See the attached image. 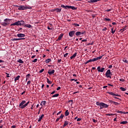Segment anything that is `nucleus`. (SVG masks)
<instances>
[{
	"label": "nucleus",
	"instance_id": "nucleus-43",
	"mask_svg": "<svg viewBox=\"0 0 128 128\" xmlns=\"http://www.w3.org/2000/svg\"><path fill=\"white\" fill-rule=\"evenodd\" d=\"M92 120L93 122H95V123L98 122V120H94V118H92Z\"/></svg>",
	"mask_w": 128,
	"mask_h": 128
},
{
	"label": "nucleus",
	"instance_id": "nucleus-9",
	"mask_svg": "<svg viewBox=\"0 0 128 128\" xmlns=\"http://www.w3.org/2000/svg\"><path fill=\"white\" fill-rule=\"evenodd\" d=\"M108 94H110L111 96H120V95L116 94H114L112 92H108Z\"/></svg>",
	"mask_w": 128,
	"mask_h": 128
},
{
	"label": "nucleus",
	"instance_id": "nucleus-35",
	"mask_svg": "<svg viewBox=\"0 0 128 128\" xmlns=\"http://www.w3.org/2000/svg\"><path fill=\"white\" fill-rule=\"evenodd\" d=\"M111 30H112V34H114V32H116V30H114V28H112Z\"/></svg>",
	"mask_w": 128,
	"mask_h": 128
},
{
	"label": "nucleus",
	"instance_id": "nucleus-20",
	"mask_svg": "<svg viewBox=\"0 0 128 128\" xmlns=\"http://www.w3.org/2000/svg\"><path fill=\"white\" fill-rule=\"evenodd\" d=\"M20 76H18L14 78V82H16V80H20Z\"/></svg>",
	"mask_w": 128,
	"mask_h": 128
},
{
	"label": "nucleus",
	"instance_id": "nucleus-19",
	"mask_svg": "<svg viewBox=\"0 0 128 128\" xmlns=\"http://www.w3.org/2000/svg\"><path fill=\"white\" fill-rule=\"evenodd\" d=\"M24 26L26 28H30L32 27V25L30 24H26L24 25Z\"/></svg>",
	"mask_w": 128,
	"mask_h": 128
},
{
	"label": "nucleus",
	"instance_id": "nucleus-52",
	"mask_svg": "<svg viewBox=\"0 0 128 128\" xmlns=\"http://www.w3.org/2000/svg\"><path fill=\"white\" fill-rule=\"evenodd\" d=\"M47 82L48 84H52L50 80H48Z\"/></svg>",
	"mask_w": 128,
	"mask_h": 128
},
{
	"label": "nucleus",
	"instance_id": "nucleus-14",
	"mask_svg": "<svg viewBox=\"0 0 128 128\" xmlns=\"http://www.w3.org/2000/svg\"><path fill=\"white\" fill-rule=\"evenodd\" d=\"M101 106H102L103 108H108V105L104 103V102H102V104H101Z\"/></svg>",
	"mask_w": 128,
	"mask_h": 128
},
{
	"label": "nucleus",
	"instance_id": "nucleus-41",
	"mask_svg": "<svg viewBox=\"0 0 128 128\" xmlns=\"http://www.w3.org/2000/svg\"><path fill=\"white\" fill-rule=\"evenodd\" d=\"M72 6H66V10L69 9V8H71Z\"/></svg>",
	"mask_w": 128,
	"mask_h": 128
},
{
	"label": "nucleus",
	"instance_id": "nucleus-1",
	"mask_svg": "<svg viewBox=\"0 0 128 128\" xmlns=\"http://www.w3.org/2000/svg\"><path fill=\"white\" fill-rule=\"evenodd\" d=\"M26 100H22L19 104V108L24 109L25 108H26V106H28V104H30V102H28L26 104Z\"/></svg>",
	"mask_w": 128,
	"mask_h": 128
},
{
	"label": "nucleus",
	"instance_id": "nucleus-45",
	"mask_svg": "<svg viewBox=\"0 0 128 128\" xmlns=\"http://www.w3.org/2000/svg\"><path fill=\"white\" fill-rule=\"evenodd\" d=\"M44 72V69H42L41 70H40L39 72L40 74H42V72Z\"/></svg>",
	"mask_w": 128,
	"mask_h": 128
},
{
	"label": "nucleus",
	"instance_id": "nucleus-10",
	"mask_svg": "<svg viewBox=\"0 0 128 128\" xmlns=\"http://www.w3.org/2000/svg\"><path fill=\"white\" fill-rule=\"evenodd\" d=\"M62 36H64V34H61L58 37V39L56 40V42H58V40H60L62 38Z\"/></svg>",
	"mask_w": 128,
	"mask_h": 128
},
{
	"label": "nucleus",
	"instance_id": "nucleus-54",
	"mask_svg": "<svg viewBox=\"0 0 128 128\" xmlns=\"http://www.w3.org/2000/svg\"><path fill=\"white\" fill-rule=\"evenodd\" d=\"M120 82H124V78H120Z\"/></svg>",
	"mask_w": 128,
	"mask_h": 128
},
{
	"label": "nucleus",
	"instance_id": "nucleus-62",
	"mask_svg": "<svg viewBox=\"0 0 128 128\" xmlns=\"http://www.w3.org/2000/svg\"><path fill=\"white\" fill-rule=\"evenodd\" d=\"M36 56V55L32 56H31V58H34V57Z\"/></svg>",
	"mask_w": 128,
	"mask_h": 128
},
{
	"label": "nucleus",
	"instance_id": "nucleus-61",
	"mask_svg": "<svg viewBox=\"0 0 128 128\" xmlns=\"http://www.w3.org/2000/svg\"><path fill=\"white\" fill-rule=\"evenodd\" d=\"M27 84H30V80L28 82Z\"/></svg>",
	"mask_w": 128,
	"mask_h": 128
},
{
	"label": "nucleus",
	"instance_id": "nucleus-15",
	"mask_svg": "<svg viewBox=\"0 0 128 128\" xmlns=\"http://www.w3.org/2000/svg\"><path fill=\"white\" fill-rule=\"evenodd\" d=\"M54 11L56 12H62V8H54Z\"/></svg>",
	"mask_w": 128,
	"mask_h": 128
},
{
	"label": "nucleus",
	"instance_id": "nucleus-53",
	"mask_svg": "<svg viewBox=\"0 0 128 128\" xmlns=\"http://www.w3.org/2000/svg\"><path fill=\"white\" fill-rule=\"evenodd\" d=\"M62 114V110L60 111V112H58V113L56 114V116H58V114Z\"/></svg>",
	"mask_w": 128,
	"mask_h": 128
},
{
	"label": "nucleus",
	"instance_id": "nucleus-42",
	"mask_svg": "<svg viewBox=\"0 0 128 128\" xmlns=\"http://www.w3.org/2000/svg\"><path fill=\"white\" fill-rule=\"evenodd\" d=\"M80 34H86V31L83 30L82 32H80Z\"/></svg>",
	"mask_w": 128,
	"mask_h": 128
},
{
	"label": "nucleus",
	"instance_id": "nucleus-46",
	"mask_svg": "<svg viewBox=\"0 0 128 128\" xmlns=\"http://www.w3.org/2000/svg\"><path fill=\"white\" fill-rule=\"evenodd\" d=\"M109 102H110V104H114V101H112V100H109Z\"/></svg>",
	"mask_w": 128,
	"mask_h": 128
},
{
	"label": "nucleus",
	"instance_id": "nucleus-6",
	"mask_svg": "<svg viewBox=\"0 0 128 128\" xmlns=\"http://www.w3.org/2000/svg\"><path fill=\"white\" fill-rule=\"evenodd\" d=\"M97 70L99 72H106V68L99 66L97 68Z\"/></svg>",
	"mask_w": 128,
	"mask_h": 128
},
{
	"label": "nucleus",
	"instance_id": "nucleus-48",
	"mask_svg": "<svg viewBox=\"0 0 128 128\" xmlns=\"http://www.w3.org/2000/svg\"><path fill=\"white\" fill-rule=\"evenodd\" d=\"M38 62V59L35 58L34 60H32L33 62Z\"/></svg>",
	"mask_w": 128,
	"mask_h": 128
},
{
	"label": "nucleus",
	"instance_id": "nucleus-17",
	"mask_svg": "<svg viewBox=\"0 0 128 128\" xmlns=\"http://www.w3.org/2000/svg\"><path fill=\"white\" fill-rule=\"evenodd\" d=\"M68 122L67 120L64 121V124L62 126L63 128H66V126H68Z\"/></svg>",
	"mask_w": 128,
	"mask_h": 128
},
{
	"label": "nucleus",
	"instance_id": "nucleus-50",
	"mask_svg": "<svg viewBox=\"0 0 128 128\" xmlns=\"http://www.w3.org/2000/svg\"><path fill=\"white\" fill-rule=\"evenodd\" d=\"M123 62H126V64L128 63V60H126V59L123 60Z\"/></svg>",
	"mask_w": 128,
	"mask_h": 128
},
{
	"label": "nucleus",
	"instance_id": "nucleus-60",
	"mask_svg": "<svg viewBox=\"0 0 128 128\" xmlns=\"http://www.w3.org/2000/svg\"><path fill=\"white\" fill-rule=\"evenodd\" d=\"M56 94V91H53L51 92L52 94Z\"/></svg>",
	"mask_w": 128,
	"mask_h": 128
},
{
	"label": "nucleus",
	"instance_id": "nucleus-22",
	"mask_svg": "<svg viewBox=\"0 0 128 128\" xmlns=\"http://www.w3.org/2000/svg\"><path fill=\"white\" fill-rule=\"evenodd\" d=\"M70 114V112H68V110H66L65 112V116H68Z\"/></svg>",
	"mask_w": 128,
	"mask_h": 128
},
{
	"label": "nucleus",
	"instance_id": "nucleus-8",
	"mask_svg": "<svg viewBox=\"0 0 128 128\" xmlns=\"http://www.w3.org/2000/svg\"><path fill=\"white\" fill-rule=\"evenodd\" d=\"M76 34V31L73 30L69 32V36H70V38H72L74 36V35Z\"/></svg>",
	"mask_w": 128,
	"mask_h": 128
},
{
	"label": "nucleus",
	"instance_id": "nucleus-27",
	"mask_svg": "<svg viewBox=\"0 0 128 128\" xmlns=\"http://www.w3.org/2000/svg\"><path fill=\"white\" fill-rule=\"evenodd\" d=\"M104 56V55L100 56L99 57H97L96 58V60H102V57Z\"/></svg>",
	"mask_w": 128,
	"mask_h": 128
},
{
	"label": "nucleus",
	"instance_id": "nucleus-4",
	"mask_svg": "<svg viewBox=\"0 0 128 128\" xmlns=\"http://www.w3.org/2000/svg\"><path fill=\"white\" fill-rule=\"evenodd\" d=\"M10 20H12V19L6 18V19L4 20V22H2L1 24L3 26H8V24H10Z\"/></svg>",
	"mask_w": 128,
	"mask_h": 128
},
{
	"label": "nucleus",
	"instance_id": "nucleus-13",
	"mask_svg": "<svg viewBox=\"0 0 128 128\" xmlns=\"http://www.w3.org/2000/svg\"><path fill=\"white\" fill-rule=\"evenodd\" d=\"M54 72H55L54 70H52V71H50V70H49L48 71V74L50 76H52V74H54Z\"/></svg>",
	"mask_w": 128,
	"mask_h": 128
},
{
	"label": "nucleus",
	"instance_id": "nucleus-30",
	"mask_svg": "<svg viewBox=\"0 0 128 128\" xmlns=\"http://www.w3.org/2000/svg\"><path fill=\"white\" fill-rule=\"evenodd\" d=\"M126 26H125V28L120 29V32H124V30H126Z\"/></svg>",
	"mask_w": 128,
	"mask_h": 128
},
{
	"label": "nucleus",
	"instance_id": "nucleus-49",
	"mask_svg": "<svg viewBox=\"0 0 128 128\" xmlns=\"http://www.w3.org/2000/svg\"><path fill=\"white\" fill-rule=\"evenodd\" d=\"M68 53H66L64 54V58H66L68 56Z\"/></svg>",
	"mask_w": 128,
	"mask_h": 128
},
{
	"label": "nucleus",
	"instance_id": "nucleus-38",
	"mask_svg": "<svg viewBox=\"0 0 128 128\" xmlns=\"http://www.w3.org/2000/svg\"><path fill=\"white\" fill-rule=\"evenodd\" d=\"M26 40V38H16V40Z\"/></svg>",
	"mask_w": 128,
	"mask_h": 128
},
{
	"label": "nucleus",
	"instance_id": "nucleus-32",
	"mask_svg": "<svg viewBox=\"0 0 128 128\" xmlns=\"http://www.w3.org/2000/svg\"><path fill=\"white\" fill-rule=\"evenodd\" d=\"M104 20H106V22H110V19L105 18H104Z\"/></svg>",
	"mask_w": 128,
	"mask_h": 128
},
{
	"label": "nucleus",
	"instance_id": "nucleus-63",
	"mask_svg": "<svg viewBox=\"0 0 128 128\" xmlns=\"http://www.w3.org/2000/svg\"><path fill=\"white\" fill-rule=\"evenodd\" d=\"M60 90V87L58 86V87L56 88V90Z\"/></svg>",
	"mask_w": 128,
	"mask_h": 128
},
{
	"label": "nucleus",
	"instance_id": "nucleus-31",
	"mask_svg": "<svg viewBox=\"0 0 128 128\" xmlns=\"http://www.w3.org/2000/svg\"><path fill=\"white\" fill-rule=\"evenodd\" d=\"M102 102H96V106H102Z\"/></svg>",
	"mask_w": 128,
	"mask_h": 128
},
{
	"label": "nucleus",
	"instance_id": "nucleus-3",
	"mask_svg": "<svg viewBox=\"0 0 128 128\" xmlns=\"http://www.w3.org/2000/svg\"><path fill=\"white\" fill-rule=\"evenodd\" d=\"M26 22L22 20L20 21H18L14 23H13L10 24V26H24Z\"/></svg>",
	"mask_w": 128,
	"mask_h": 128
},
{
	"label": "nucleus",
	"instance_id": "nucleus-36",
	"mask_svg": "<svg viewBox=\"0 0 128 128\" xmlns=\"http://www.w3.org/2000/svg\"><path fill=\"white\" fill-rule=\"evenodd\" d=\"M71 10H76V8L74 7V6H71Z\"/></svg>",
	"mask_w": 128,
	"mask_h": 128
},
{
	"label": "nucleus",
	"instance_id": "nucleus-58",
	"mask_svg": "<svg viewBox=\"0 0 128 128\" xmlns=\"http://www.w3.org/2000/svg\"><path fill=\"white\" fill-rule=\"evenodd\" d=\"M108 30V28H104L102 30Z\"/></svg>",
	"mask_w": 128,
	"mask_h": 128
},
{
	"label": "nucleus",
	"instance_id": "nucleus-29",
	"mask_svg": "<svg viewBox=\"0 0 128 128\" xmlns=\"http://www.w3.org/2000/svg\"><path fill=\"white\" fill-rule=\"evenodd\" d=\"M120 90H122V92H126V89L124 88L120 87Z\"/></svg>",
	"mask_w": 128,
	"mask_h": 128
},
{
	"label": "nucleus",
	"instance_id": "nucleus-59",
	"mask_svg": "<svg viewBox=\"0 0 128 128\" xmlns=\"http://www.w3.org/2000/svg\"><path fill=\"white\" fill-rule=\"evenodd\" d=\"M108 68H112V66L110 65Z\"/></svg>",
	"mask_w": 128,
	"mask_h": 128
},
{
	"label": "nucleus",
	"instance_id": "nucleus-7",
	"mask_svg": "<svg viewBox=\"0 0 128 128\" xmlns=\"http://www.w3.org/2000/svg\"><path fill=\"white\" fill-rule=\"evenodd\" d=\"M18 10H28V6H20L18 8Z\"/></svg>",
	"mask_w": 128,
	"mask_h": 128
},
{
	"label": "nucleus",
	"instance_id": "nucleus-26",
	"mask_svg": "<svg viewBox=\"0 0 128 128\" xmlns=\"http://www.w3.org/2000/svg\"><path fill=\"white\" fill-rule=\"evenodd\" d=\"M17 62H19L20 64H24V61L21 59H19L17 60Z\"/></svg>",
	"mask_w": 128,
	"mask_h": 128
},
{
	"label": "nucleus",
	"instance_id": "nucleus-25",
	"mask_svg": "<svg viewBox=\"0 0 128 128\" xmlns=\"http://www.w3.org/2000/svg\"><path fill=\"white\" fill-rule=\"evenodd\" d=\"M76 36H80V32H77L75 33Z\"/></svg>",
	"mask_w": 128,
	"mask_h": 128
},
{
	"label": "nucleus",
	"instance_id": "nucleus-39",
	"mask_svg": "<svg viewBox=\"0 0 128 128\" xmlns=\"http://www.w3.org/2000/svg\"><path fill=\"white\" fill-rule=\"evenodd\" d=\"M61 7L63 8H66V6H64V4H62L61 5Z\"/></svg>",
	"mask_w": 128,
	"mask_h": 128
},
{
	"label": "nucleus",
	"instance_id": "nucleus-37",
	"mask_svg": "<svg viewBox=\"0 0 128 128\" xmlns=\"http://www.w3.org/2000/svg\"><path fill=\"white\" fill-rule=\"evenodd\" d=\"M30 74H28L26 76V78L28 79L30 78Z\"/></svg>",
	"mask_w": 128,
	"mask_h": 128
},
{
	"label": "nucleus",
	"instance_id": "nucleus-57",
	"mask_svg": "<svg viewBox=\"0 0 128 128\" xmlns=\"http://www.w3.org/2000/svg\"><path fill=\"white\" fill-rule=\"evenodd\" d=\"M116 112H118V114H122V111H120V110H117L116 111Z\"/></svg>",
	"mask_w": 128,
	"mask_h": 128
},
{
	"label": "nucleus",
	"instance_id": "nucleus-33",
	"mask_svg": "<svg viewBox=\"0 0 128 128\" xmlns=\"http://www.w3.org/2000/svg\"><path fill=\"white\" fill-rule=\"evenodd\" d=\"M64 116L62 114H61V116H60L59 120H62L64 118Z\"/></svg>",
	"mask_w": 128,
	"mask_h": 128
},
{
	"label": "nucleus",
	"instance_id": "nucleus-47",
	"mask_svg": "<svg viewBox=\"0 0 128 128\" xmlns=\"http://www.w3.org/2000/svg\"><path fill=\"white\" fill-rule=\"evenodd\" d=\"M92 62H96V58H94L93 59H91Z\"/></svg>",
	"mask_w": 128,
	"mask_h": 128
},
{
	"label": "nucleus",
	"instance_id": "nucleus-23",
	"mask_svg": "<svg viewBox=\"0 0 128 128\" xmlns=\"http://www.w3.org/2000/svg\"><path fill=\"white\" fill-rule=\"evenodd\" d=\"M46 101H42L40 104V106H46Z\"/></svg>",
	"mask_w": 128,
	"mask_h": 128
},
{
	"label": "nucleus",
	"instance_id": "nucleus-12",
	"mask_svg": "<svg viewBox=\"0 0 128 128\" xmlns=\"http://www.w3.org/2000/svg\"><path fill=\"white\" fill-rule=\"evenodd\" d=\"M18 38H24L26 35L24 34H18L16 35Z\"/></svg>",
	"mask_w": 128,
	"mask_h": 128
},
{
	"label": "nucleus",
	"instance_id": "nucleus-18",
	"mask_svg": "<svg viewBox=\"0 0 128 128\" xmlns=\"http://www.w3.org/2000/svg\"><path fill=\"white\" fill-rule=\"evenodd\" d=\"M44 116V114H42L40 118L38 120V122H42V118Z\"/></svg>",
	"mask_w": 128,
	"mask_h": 128
},
{
	"label": "nucleus",
	"instance_id": "nucleus-34",
	"mask_svg": "<svg viewBox=\"0 0 128 128\" xmlns=\"http://www.w3.org/2000/svg\"><path fill=\"white\" fill-rule=\"evenodd\" d=\"M114 106H120V104L118 103V102H114Z\"/></svg>",
	"mask_w": 128,
	"mask_h": 128
},
{
	"label": "nucleus",
	"instance_id": "nucleus-28",
	"mask_svg": "<svg viewBox=\"0 0 128 128\" xmlns=\"http://www.w3.org/2000/svg\"><path fill=\"white\" fill-rule=\"evenodd\" d=\"M60 96L59 94H55L52 96V98H58Z\"/></svg>",
	"mask_w": 128,
	"mask_h": 128
},
{
	"label": "nucleus",
	"instance_id": "nucleus-55",
	"mask_svg": "<svg viewBox=\"0 0 128 128\" xmlns=\"http://www.w3.org/2000/svg\"><path fill=\"white\" fill-rule=\"evenodd\" d=\"M80 120H82V118H78L77 119V122H80Z\"/></svg>",
	"mask_w": 128,
	"mask_h": 128
},
{
	"label": "nucleus",
	"instance_id": "nucleus-56",
	"mask_svg": "<svg viewBox=\"0 0 128 128\" xmlns=\"http://www.w3.org/2000/svg\"><path fill=\"white\" fill-rule=\"evenodd\" d=\"M87 62H88H88H92V59L88 60Z\"/></svg>",
	"mask_w": 128,
	"mask_h": 128
},
{
	"label": "nucleus",
	"instance_id": "nucleus-64",
	"mask_svg": "<svg viewBox=\"0 0 128 128\" xmlns=\"http://www.w3.org/2000/svg\"><path fill=\"white\" fill-rule=\"evenodd\" d=\"M58 120H60V118H58L56 120V122H58Z\"/></svg>",
	"mask_w": 128,
	"mask_h": 128
},
{
	"label": "nucleus",
	"instance_id": "nucleus-51",
	"mask_svg": "<svg viewBox=\"0 0 128 128\" xmlns=\"http://www.w3.org/2000/svg\"><path fill=\"white\" fill-rule=\"evenodd\" d=\"M11 40L12 42H16V40H16V38H14L11 39Z\"/></svg>",
	"mask_w": 128,
	"mask_h": 128
},
{
	"label": "nucleus",
	"instance_id": "nucleus-11",
	"mask_svg": "<svg viewBox=\"0 0 128 128\" xmlns=\"http://www.w3.org/2000/svg\"><path fill=\"white\" fill-rule=\"evenodd\" d=\"M100 0H90L88 2V4H92L94 2H100Z\"/></svg>",
	"mask_w": 128,
	"mask_h": 128
},
{
	"label": "nucleus",
	"instance_id": "nucleus-16",
	"mask_svg": "<svg viewBox=\"0 0 128 128\" xmlns=\"http://www.w3.org/2000/svg\"><path fill=\"white\" fill-rule=\"evenodd\" d=\"M76 54H78V53L75 52L72 56L70 57V60H72V58H74L76 56Z\"/></svg>",
	"mask_w": 128,
	"mask_h": 128
},
{
	"label": "nucleus",
	"instance_id": "nucleus-44",
	"mask_svg": "<svg viewBox=\"0 0 128 128\" xmlns=\"http://www.w3.org/2000/svg\"><path fill=\"white\" fill-rule=\"evenodd\" d=\"M106 116H114V114H106Z\"/></svg>",
	"mask_w": 128,
	"mask_h": 128
},
{
	"label": "nucleus",
	"instance_id": "nucleus-40",
	"mask_svg": "<svg viewBox=\"0 0 128 128\" xmlns=\"http://www.w3.org/2000/svg\"><path fill=\"white\" fill-rule=\"evenodd\" d=\"M74 26H80V25L78 24H73Z\"/></svg>",
	"mask_w": 128,
	"mask_h": 128
},
{
	"label": "nucleus",
	"instance_id": "nucleus-24",
	"mask_svg": "<svg viewBox=\"0 0 128 128\" xmlns=\"http://www.w3.org/2000/svg\"><path fill=\"white\" fill-rule=\"evenodd\" d=\"M120 124H128V121L126 120V121H122V122H120Z\"/></svg>",
	"mask_w": 128,
	"mask_h": 128
},
{
	"label": "nucleus",
	"instance_id": "nucleus-2",
	"mask_svg": "<svg viewBox=\"0 0 128 128\" xmlns=\"http://www.w3.org/2000/svg\"><path fill=\"white\" fill-rule=\"evenodd\" d=\"M26 100H22L19 104V108L24 109L25 108H26V106H28V104H30V102H28L26 104Z\"/></svg>",
	"mask_w": 128,
	"mask_h": 128
},
{
	"label": "nucleus",
	"instance_id": "nucleus-21",
	"mask_svg": "<svg viewBox=\"0 0 128 128\" xmlns=\"http://www.w3.org/2000/svg\"><path fill=\"white\" fill-rule=\"evenodd\" d=\"M52 62V59H50V58H48V59L46 60V64H48L49 62Z\"/></svg>",
	"mask_w": 128,
	"mask_h": 128
},
{
	"label": "nucleus",
	"instance_id": "nucleus-5",
	"mask_svg": "<svg viewBox=\"0 0 128 128\" xmlns=\"http://www.w3.org/2000/svg\"><path fill=\"white\" fill-rule=\"evenodd\" d=\"M105 74L106 78H112V72H110V70H108Z\"/></svg>",
	"mask_w": 128,
	"mask_h": 128
}]
</instances>
